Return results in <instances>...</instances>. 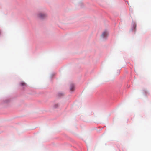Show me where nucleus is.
Listing matches in <instances>:
<instances>
[{
    "instance_id": "obj_4",
    "label": "nucleus",
    "mask_w": 151,
    "mask_h": 151,
    "mask_svg": "<svg viewBox=\"0 0 151 151\" xmlns=\"http://www.w3.org/2000/svg\"><path fill=\"white\" fill-rule=\"evenodd\" d=\"M21 85L22 86H26V83L24 82H22L21 83Z\"/></svg>"
},
{
    "instance_id": "obj_5",
    "label": "nucleus",
    "mask_w": 151,
    "mask_h": 151,
    "mask_svg": "<svg viewBox=\"0 0 151 151\" xmlns=\"http://www.w3.org/2000/svg\"><path fill=\"white\" fill-rule=\"evenodd\" d=\"M58 106V104H56L54 105V107L55 108H57Z\"/></svg>"
},
{
    "instance_id": "obj_2",
    "label": "nucleus",
    "mask_w": 151,
    "mask_h": 151,
    "mask_svg": "<svg viewBox=\"0 0 151 151\" xmlns=\"http://www.w3.org/2000/svg\"><path fill=\"white\" fill-rule=\"evenodd\" d=\"M108 34L107 32L105 31H104L102 33L101 36L103 38L106 37Z\"/></svg>"
},
{
    "instance_id": "obj_1",
    "label": "nucleus",
    "mask_w": 151,
    "mask_h": 151,
    "mask_svg": "<svg viewBox=\"0 0 151 151\" xmlns=\"http://www.w3.org/2000/svg\"><path fill=\"white\" fill-rule=\"evenodd\" d=\"M47 15L45 14L42 13H40L38 15V17L39 18L41 19H44L46 17Z\"/></svg>"
},
{
    "instance_id": "obj_3",
    "label": "nucleus",
    "mask_w": 151,
    "mask_h": 151,
    "mask_svg": "<svg viewBox=\"0 0 151 151\" xmlns=\"http://www.w3.org/2000/svg\"><path fill=\"white\" fill-rule=\"evenodd\" d=\"M70 90L72 91H73L74 90V87L73 85H72L70 87Z\"/></svg>"
}]
</instances>
